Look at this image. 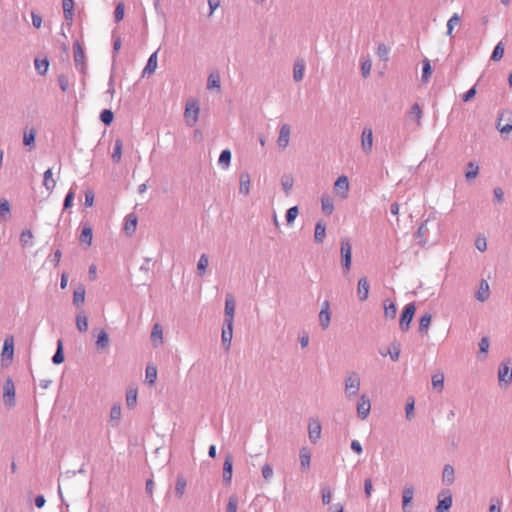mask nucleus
<instances>
[{
	"label": "nucleus",
	"instance_id": "nucleus-1",
	"mask_svg": "<svg viewBox=\"0 0 512 512\" xmlns=\"http://www.w3.org/2000/svg\"><path fill=\"white\" fill-rule=\"evenodd\" d=\"M360 384H361V379H360V375L357 372L352 371V372H349L345 376L344 392H345V397L348 400H351L358 395L359 390H360Z\"/></svg>",
	"mask_w": 512,
	"mask_h": 512
},
{
	"label": "nucleus",
	"instance_id": "nucleus-2",
	"mask_svg": "<svg viewBox=\"0 0 512 512\" xmlns=\"http://www.w3.org/2000/svg\"><path fill=\"white\" fill-rule=\"evenodd\" d=\"M498 380L501 387H507L512 382V359L508 358L498 367Z\"/></svg>",
	"mask_w": 512,
	"mask_h": 512
},
{
	"label": "nucleus",
	"instance_id": "nucleus-3",
	"mask_svg": "<svg viewBox=\"0 0 512 512\" xmlns=\"http://www.w3.org/2000/svg\"><path fill=\"white\" fill-rule=\"evenodd\" d=\"M341 262L344 274H347L351 269L352 260V246L348 238L341 239Z\"/></svg>",
	"mask_w": 512,
	"mask_h": 512
},
{
	"label": "nucleus",
	"instance_id": "nucleus-4",
	"mask_svg": "<svg viewBox=\"0 0 512 512\" xmlns=\"http://www.w3.org/2000/svg\"><path fill=\"white\" fill-rule=\"evenodd\" d=\"M200 108L195 100H189L185 106L184 119L189 127H193L199 119Z\"/></svg>",
	"mask_w": 512,
	"mask_h": 512
},
{
	"label": "nucleus",
	"instance_id": "nucleus-5",
	"mask_svg": "<svg viewBox=\"0 0 512 512\" xmlns=\"http://www.w3.org/2000/svg\"><path fill=\"white\" fill-rule=\"evenodd\" d=\"M14 358V337L7 336L4 339L3 348L1 352V365L8 366L12 363Z\"/></svg>",
	"mask_w": 512,
	"mask_h": 512
},
{
	"label": "nucleus",
	"instance_id": "nucleus-6",
	"mask_svg": "<svg viewBox=\"0 0 512 512\" xmlns=\"http://www.w3.org/2000/svg\"><path fill=\"white\" fill-rule=\"evenodd\" d=\"M416 311V307L414 303H408L400 316L399 327L402 331H408L410 328V324L413 320L414 314Z\"/></svg>",
	"mask_w": 512,
	"mask_h": 512
},
{
	"label": "nucleus",
	"instance_id": "nucleus-7",
	"mask_svg": "<svg viewBox=\"0 0 512 512\" xmlns=\"http://www.w3.org/2000/svg\"><path fill=\"white\" fill-rule=\"evenodd\" d=\"M3 401L8 407L15 406V385L11 377H7L3 384Z\"/></svg>",
	"mask_w": 512,
	"mask_h": 512
},
{
	"label": "nucleus",
	"instance_id": "nucleus-8",
	"mask_svg": "<svg viewBox=\"0 0 512 512\" xmlns=\"http://www.w3.org/2000/svg\"><path fill=\"white\" fill-rule=\"evenodd\" d=\"M497 129L500 133H509L512 131V112L504 111L498 117Z\"/></svg>",
	"mask_w": 512,
	"mask_h": 512
},
{
	"label": "nucleus",
	"instance_id": "nucleus-9",
	"mask_svg": "<svg viewBox=\"0 0 512 512\" xmlns=\"http://www.w3.org/2000/svg\"><path fill=\"white\" fill-rule=\"evenodd\" d=\"M74 62L76 69L81 73H85L86 63H85V53L82 49L79 41H75L74 43Z\"/></svg>",
	"mask_w": 512,
	"mask_h": 512
},
{
	"label": "nucleus",
	"instance_id": "nucleus-10",
	"mask_svg": "<svg viewBox=\"0 0 512 512\" xmlns=\"http://www.w3.org/2000/svg\"><path fill=\"white\" fill-rule=\"evenodd\" d=\"M334 192L342 199H346L348 197L349 180L347 176L342 175L337 178L334 183Z\"/></svg>",
	"mask_w": 512,
	"mask_h": 512
},
{
	"label": "nucleus",
	"instance_id": "nucleus-11",
	"mask_svg": "<svg viewBox=\"0 0 512 512\" xmlns=\"http://www.w3.org/2000/svg\"><path fill=\"white\" fill-rule=\"evenodd\" d=\"M373 147V131L372 128L366 126L361 134V148L364 153L370 154Z\"/></svg>",
	"mask_w": 512,
	"mask_h": 512
},
{
	"label": "nucleus",
	"instance_id": "nucleus-12",
	"mask_svg": "<svg viewBox=\"0 0 512 512\" xmlns=\"http://www.w3.org/2000/svg\"><path fill=\"white\" fill-rule=\"evenodd\" d=\"M371 410V402L368 395L363 394L360 396L357 403V415L360 419L364 420L368 417Z\"/></svg>",
	"mask_w": 512,
	"mask_h": 512
},
{
	"label": "nucleus",
	"instance_id": "nucleus-13",
	"mask_svg": "<svg viewBox=\"0 0 512 512\" xmlns=\"http://www.w3.org/2000/svg\"><path fill=\"white\" fill-rule=\"evenodd\" d=\"M233 337V321H224L222 329V345L226 350H229Z\"/></svg>",
	"mask_w": 512,
	"mask_h": 512
},
{
	"label": "nucleus",
	"instance_id": "nucleus-14",
	"mask_svg": "<svg viewBox=\"0 0 512 512\" xmlns=\"http://www.w3.org/2000/svg\"><path fill=\"white\" fill-rule=\"evenodd\" d=\"M291 128L289 124H282L279 130L277 145L280 149L284 150L288 147L290 142Z\"/></svg>",
	"mask_w": 512,
	"mask_h": 512
},
{
	"label": "nucleus",
	"instance_id": "nucleus-15",
	"mask_svg": "<svg viewBox=\"0 0 512 512\" xmlns=\"http://www.w3.org/2000/svg\"><path fill=\"white\" fill-rule=\"evenodd\" d=\"M331 321V313H330V303L328 300H325L322 303L321 310L319 312V323L322 329H327L330 325Z\"/></svg>",
	"mask_w": 512,
	"mask_h": 512
},
{
	"label": "nucleus",
	"instance_id": "nucleus-16",
	"mask_svg": "<svg viewBox=\"0 0 512 512\" xmlns=\"http://www.w3.org/2000/svg\"><path fill=\"white\" fill-rule=\"evenodd\" d=\"M232 472H233V456L231 454H227L223 464V481L225 484L229 485L232 480Z\"/></svg>",
	"mask_w": 512,
	"mask_h": 512
},
{
	"label": "nucleus",
	"instance_id": "nucleus-17",
	"mask_svg": "<svg viewBox=\"0 0 512 512\" xmlns=\"http://www.w3.org/2000/svg\"><path fill=\"white\" fill-rule=\"evenodd\" d=\"M370 286L366 277H361L358 281L357 296L360 301H366L369 296Z\"/></svg>",
	"mask_w": 512,
	"mask_h": 512
},
{
	"label": "nucleus",
	"instance_id": "nucleus-18",
	"mask_svg": "<svg viewBox=\"0 0 512 512\" xmlns=\"http://www.w3.org/2000/svg\"><path fill=\"white\" fill-rule=\"evenodd\" d=\"M308 435L311 442L315 443L321 437V424L318 420H312L308 426Z\"/></svg>",
	"mask_w": 512,
	"mask_h": 512
},
{
	"label": "nucleus",
	"instance_id": "nucleus-19",
	"mask_svg": "<svg viewBox=\"0 0 512 512\" xmlns=\"http://www.w3.org/2000/svg\"><path fill=\"white\" fill-rule=\"evenodd\" d=\"M489 296H490L489 284H488L487 280L482 279L480 281L479 288L476 292L475 297L479 302H485L486 300H488Z\"/></svg>",
	"mask_w": 512,
	"mask_h": 512
},
{
	"label": "nucleus",
	"instance_id": "nucleus-20",
	"mask_svg": "<svg viewBox=\"0 0 512 512\" xmlns=\"http://www.w3.org/2000/svg\"><path fill=\"white\" fill-rule=\"evenodd\" d=\"M157 53L158 51H155L148 58L147 64L142 71V77L149 76L156 71L158 66Z\"/></svg>",
	"mask_w": 512,
	"mask_h": 512
},
{
	"label": "nucleus",
	"instance_id": "nucleus-21",
	"mask_svg": "<svg viewBox=\"0 0 512 512\" xmlns=\"http://www.w3.org/2000/svg\"><path fill=\"white\" fill-rule=\"evenodd\" d=\"M235 300L231 294L226 296L224 321H234Z\"/></svg>",
	"mask_w": 512,
	"mask_h": 512
},
{
	"label": "nucleus",
	"instance_id": "nucleus-22",
	"mask_svg": "<svg viewBox=\"0 0 512 512\" xmlns=\"http://www.w3.org/2000/svg\"><path fill=\"white\" fill-rule=\"evenodd\" d=\"M299 460L302 470H308L311 464V452L309 448L302 447L299 451Z\"/></svg>",
	"mask_w": 512,
	"mask_h": 512
},
{
	"label": "nucleus",
	"instance_id": "nucleus-23",
	"mask_svg": "<svg viewBox=\"0 0 512 512\" xmlns=\"http://www.w3.org/2000/svg\"><path fill=\"white\" fill-rule=\"evenodd\" d=\"M239 180V192L245 196L248 195L250 193V174L247 171L242 172L240 174Z\"/></svg>",
	"mask_w": 512,
	"mask_h": 512
},
{
	"label": "nucleus",
	"instance_id": "nucleus-24",
	"mask_svg": "<svg viewBox=\"0 0 512 512\" xmlns=\"http://www.w3.org/2000/svg\"><path fill=\"white\" fill-rule=\"evenodd\" d=\"M415 489L412 485H405L402 491V507L405 511L414 497Z\"/></svg>",
	"mask_w": 512,
	"mask_h": 512
},
{
	"label": "nucleus",
	"instance_id": "nucleus-25",
	"mask_svg": "<svg viewBox=\"0 0 512 512\" xmlns=\"http://www.w3.org/2000/svg\"><path fill=\"white\" fill-rule=\"evenodd\" d=\"M321 208L325 215L329 216L334 211V200L330 195L323 194L321 197Z\"/></svg>",
	"mask_w": 512,
	"mask_h": 512
},
{
	"label": "nucleus",
	"instance_id": "nucleus-26",
	"mask_svg": "<svg viewBox=\"0 0 512 512\" xmlns=\"http://www.w3.org/2000/svg\"><path fill=\"white\" fill-rule=\"evenodd\" d=\"M408 118L410 120H413L416 122L417 126H421V119L423 116V112L421 110V107L418 103H414L407 114Z\"/></svg>",
	"mask_w": 512,
	"mask_h": 512
},
{
	"label": "nucleus",
	"instance_id": "nucleus-27",
	"mask_svg": "<svg viewBox=\"0 0 512 512\" xmlns=\"http://www.w3.org/2000/svg\"><path fill=\"white\" fill-rule=\"evenodd\" d=\"M479 174V165L477 162L469 161L466 164L465 178L467 181L474 180Z\"/></svg>",
	"mask_w": 512,
	"mask_h": 512
},
{
	"label": "nucleus",
	"instance_id": "nucleus-28",
	"mask_svg": "<svg viewBox=\"0 0 512 512\" xmlns=\"http://www.w3.org/2000/svg\"><path fill=\"white\" fill-rule=\"evenodd\" d=\"M384 317L386 319L394 320L397 314V307L393 301L389 299L384 300Z\"/></svg>",
	"mask_w": 512,
	"mask_h": 512
},
{
	"label": "nucleus",
	"instance_id": "nucleus-29",
	"mask_svg": "<svg viewBox=\"0 0 512 512\" xmlns=\"http://www.w3.org/2000/svg\"><path fill=\"white\" fill-rule=\"evenodd\" d=\"M76 327L81 333H85L88 330V319L84 310H80L76 314Z\"/></svg>",
	"mask_w": 512,
	"mask_h": 512
},
{
	"label": "nucleus",
	"instance_id": "nucleus-30",
	"mask_svg": "<svg viewBox=\"0 0 512 512\" xmlns=\"http://www.w3.org/2000/svg\"><path fill=\"white\" fill-rule=\"evenodd\" d=\"M326 236V224L319 220L315 225L314 239L316 243H322Z\"/></svg>",
	"mask_w": 512,
	"mask_h": 512
},
{
	"label": "nucleus",
	"instance_id": "nucleus-31",
	"mask_svg": "<svg viewBox=\"0 0 512 512\" xmlns=\"http://www.w3.org/2000/svg\"><path fill=\"white\" fill-rule=\"evenodd\" d=\"M137 227V217L134 214H128L125 218L124 230L128 235L135 232Z\"/></svg>",
	"mask_w": 512,
	"mask_h": 512
},
{
	"label": "nucleus",
	"instance_id": "nucleus-32",
	"mask_svg": "<svg viewBox=\"0 0 512 512\" xmlns=\"http://www.w3.org/2000/svg\"><path fill=\"white\" fill-rule=\"evenodd\" d=\"M43 186L48 192H52L56 186V181L53 179L52 169L48 168L44 172Z\"/></svg>",
	"mask_w": 512,
	"mask_h": 512
},
{
	"label": "nucleus",
	"instance_id": "nucleus-33",
	"mask_svg": "<svg viewBox=\"0 0 512 512\" xmlns=\"http://www.w3.org/2000/svg\"><path fill=\"white\" fill-rule=\"evenodd\" d=\"M121 419V405L116 403L110 410V423L113 427L118 426Z\"/></svg>",
	"mask_w": 512,
	"mask_h": 512
},
{
	"label": "nucleus",
	"instance_id": "nucleus-34",
	"mask_svg": "<svg viewBox=\"0 0 512 512\" xmlns=\"http://www.w3.org/2000/svg\"><path fill=\"white\" fill-rule=\"evenodd\" d=\"M62 7L64 18L67 21H72L74 16V1L73 0H62Z\"/></svg>",
	"mask_w": 512,
	"mask_h": 512
},
{
	"label": "nucleus",
	"instance_id": "nucleus-35",
	"mask_svg": "<svg viewBox=\"0 0 512 512\" xmlns=\"http://www.w3.org/2000/svg\"><path fill=\"white\" fill-rule=\"evenodd\" d=\"M163 331L160 324L156 323L153 326L152 332H151V340L154 343V346H158L162 344L163 342Z\"/></svg>",
	"mask_w": 512,
	"mask_h": 512
},
{
	"label": "nucleus",
	"instance_id": "nucleus-36",
	"mask_svg": "<svg viewBox=\"0 0 512 512\" xmlns=\"http://www.w3.org/2000/svg\"><path fill=\"white\" fill-rule=\"evenodd\" d=\"M11 207L7 199L0 200V220L7 221L10 218Z\"/></svg>",
	"mask_w": 512,
	"mask_h": 512
},
{
	"label": "nucleus",
	"instance_id": "nucleus-37",
	"mask_svg": "<svg viewBox=\"0 0 512 512\" xmlns=\"http://www.w3.org/2000/svg\"><path fill=\"white\" fill-rule=\"evenodd\" d=\"M85 301V287L78 286L73 293V304L77 307L81 306Z\"/></svg>",
	"mask_w": 512,
	"mask_h": 512
},
{
	"label": "nucleus",
	"instance_id": "nucleus-38",
	"mask_svg": "<svg viewBox=\"0 0 512 512\" xmlns=\"http://www.w3.org/2000/svg\"><path fill=\"white\" fill-rule=\"evenodd\" d=\"M109 346V336L105 330H101L96 339V347L98 350H104Z\"/></svg>",
	"mask_w": 512,
	"mask_h": 512
},
{
	"label": "nucleus",
	"instance_id": "nucleus-39",
	"mask_svg": "<svg viewBox=\"0 0 512 512\" xmlns=\"http://www.w3.org/2000/svg\"><path fill=\"white\" fill-rule=\"evenodd\" d=\"M442 480L446 485H451L454 482V468L450 464L444 466Z\"/></svg>",
	"mask_w": 512,
	"mask_h": 512
},
{
	"label": "nucleus",
	"instance_id": "nucleus-40",
	"mask_svg": "<svg viewBox=\"0 0 512 512\" xmlns=\"http://www.w3.org/2000/svg\"><path fill=\"white\" fill-rule=\"evenodd\" d=\"M93 231L89 225H85L82 229L79 240L81 243L87 244L88 246L92 243Z\"/></svg>",
	"mask_w": 512,
	"mask_h": 512
},
{
	"label": "nucleus",
	"instance_id": "nucleus-41",
	"mask_svg": "<svg viewBox=\"0 0 512 512\" xmlns=\"http://www.w3.org/2000/svg\"><path fill=\"white\" fill-rule=\"evenodd\" d=\"M122 148H123V142L121 139L117 138L114 142L113 147V153H112V160L114 163H119L122 156Z\"/></svg>",
	"mask_w": 512,
	"mask_h": 512
},
{
	"label": "nucleus",
	"instance_id": "nucleus-42",
	"mask_svg": "<svg viewBox=\"0 0 512 512\" xmlns=\"http://www.w3.org/2000/svg\"><path fill=\"white\" fill-rule=\"evenodd\" d=\"M157 379V368L153 365H148L145 370V381L149 385L155 384Z\"/></svg>",
	"mask_w": 512,
	"mask_h": 512
},
{
	"label": "nucleus",
	"instance_id": "nucleus-43",
	"mask_svg": "<svg viewBox=\"0 0 512 512\" xmlns=\"http://www.w3.org/2000/svg\"><path fill=\"white\" fill-rule=\"evenodd\" d=\"M305 65L303 61H296L293 69V78L296 82H300L304 77Z\"/></svg>",
	"mask_w": 512,
	"mask_h": 512
},
{
	"label": "nucleus",
	"instance_id": "nucleus-44",
	"mask_svg": "<svg viewBox=\"0 0 512 512\" xmlns=\"http://www.w3.org/2000/svg\"><path fill=\"white\" fill-rule=\"evenodd\" d=\"M64 353H63V342L61 339L57 341V349L55 354L52 357V362L55 365H59L64 362Z\"/></svg>",
	"mask_w": 512,
	"mask_h": 512
},
{
	"label": "nucleus",
	"instance_id": "nucleus-45",
	"mask_svg": "<svg viewBox=\"0 0 512 512\" xmlns=\"http://www.w3.org/2000/svg\"><path fill=\"white\" fill-rule=\"evenodd\" d=\"M34 65H35V69L38 72V74L45 75L48 71L49 61L47 60V58H44V59L35 58Z\"/></svg>",
	"mask_w": 512,
	"mask_h": 512
},
{
	"label": "nucleus",
	"instance_id": "nucleus-46",
	"mask_svg": "<svg viewBox=\"0 0 512 512\" xmlns=\"http://www.w3.org/2000/svg\"><path fill=\"white\" fill-rule=\"evenodd\" d=\"M504 50V43L502 41L498 42L493 49L490 60L495 62L500 61L504 55Z\"/></svg>",
	"mask_w": 512,
	"mask_h": 512
},
{
	"label": "nucleus",
	"instance_id": "nucleus-47",
	"mask_svg": "<svg viewBox=\"0 0 512 512\" xmlns=\"http://www.w3.org/2000/svg\"><path fill=\"white\" fill-rule=\"evenodd\" d=\"M231 158V151L229 149H224L219 156L218 163L223 169H227L230 165Z\"/></svg>",
	"mask_w": 512,
	"mask_h": 512
},
{
	"label": "nucleus",
	"instance_id": "nucleus-48",
	"mask_svg": "<svg viewBox=\"0 0 512 512\" xmlns=\"http://www.w3.org/2000/svg\"><path fill=\"white\" fill-rule=\"evenodd\" d=\"M460 16L458 13H454L450 18L449 20L447 21V24H446V27H447V32L446 34L450 37L453 36V30H454V27L456 25H458L460 23Z\"/></svg>",
	"mask_w": 512,
	"mask_h": 512
},
{
	"label": "nucleus",
	"instance_id": "nucleus-49",
	"mask_svg": "<svg viewBox=\"0 0 512 512\" xmlns=\"http://www.w3.org/2000/svg\"><path fill=\"white\" fill-rule=\"evenodd\" d=\"M432 316L430 313H425L419 320V332L426 333L431 324Z\"/></svg>",
	"mask_w": 512,
	"mask_h": 512
},
{
	"label": "nucleus",
	"instance_id": "nucleus-50",
	"mask_svg": "<svg viewBox=\"0 0 512 512\" xmlns=\"http://www.w3.org/2000/svg\"><path fill=\"white\" fill-rule=\"evenodd\" d=\"M208 264V256L206 254H202L197 263V272L199 276L205 275Z\"/></svg>",
	"mask_w": 512,
	"mask_h": 512
},
{
	"label": "nucleus",
	"instance_id": "nucleus-51",
	"mask_svg": "<svg viewBox=\"0 0 512 512\" xmlns=\"http://www.w3.org/2000/svg\"><path fill=\"white\" fill-rule=\"evenodd\" d=\"M432 386L438 391H442L444 388V374L439 372L432 376Z\"/></svg>",
	"mask_w": 512,
	"mask_h": 512
},
{
	"label": "nucleus",
	"instance_id": "nucleus-52",
	"mask_svg": "<svg viewBox=\"0 0 512 512\" xmlns=\"http://www.w3.org/2000/svg\"><path fill=\"white\" fill-rule=\"evenodd\" d=\"M451 505H452V496L449 494L448 496L439 500L436 510H437V512H444V511H447L451 507Z\"/></svg>",
	"mask_w": 512,
	"mask_h": 512
},
{
	"label": "nucleus",
	"instance_id": "nucleus-53",
	"mask_svg": "<svg viewBox=\"0 0 512 512\" xmlns=\"http://www.w3.org/2000/svg\"><path fill=\"white\" fill-rule=\"evenodd\" d=\"M239 504V498L236 494H232L228 498L226 512H237Z\"/></svg>",
	"mask_w": 512,
	"mask_h": 512
},
{
	"label": "nucleus",
	"instance_id": "nucleus-54",
	"mask_svg": "<svg viewBox=\"0 0 512 512\" xmlns=\"http://www.w3.org/2000/svg\"><path fill=\"white\" fill-rule=\"evenodd\" d=\"M33 233L30 230H24L20 235V243L23 247L32 246Z\"/></svg>",
	"mask_w": 512,
	"mask_h": 512
},
{
	"label": "nucleus",
	"instance_id": "nucleus-55",
	"mask_svg": "<svg viewBox=\"0 0 512 512\" xmlns=\"http://www.w3.org/2000/svg\"><path fill=\"white\" fill-rule=\"evenodd\" d=\"M137 403V390L130 389L126 393V405L128 408L132 409L135 407Z\"/></svg>",
	"mask_w": 512,
	"mask_h": 512
},
{
	"label": "nucleus",
	"instance_id": "nucleus-56",
	"mask_svg": "<svg viewBox=\"0 0 512 512\" xmlns=\"http://www.w3.org/2000/svg\"><path fill=\"white\" fill-rule=\"evenodd\" d=\"M401 353L400 344L393 342L388 350V354L392 361H398Z\"/></svg>",
	"mask_w": 512,
	"mask_h": 512
},
{
	"label": "nucleus",
	"instance_id": "nucleus-57",
	"mask_svg": "<svg viewBox=\"0 0 512 512\" xmlns=\"http://www.w3.org/2000/svg\"><path fill=\"white\" fill-rule=\"evenodd\" d=\"M432 74V67L428 59L423 60L422 81L428 82Z\"/></svg>",
	"mask_w": 512,
	"mask_h": 512
},
{
	"label": "nucleus",
	"instance_id": "nucleus-58",
	"mask_svg": "<svg viewBox=\"0 0 512 512\" xmlns=\"http://www.w3.org/2000/svg\"><path fill=\"white\" fill-rule=\"evenodd\" d=\"M389 53L390 49L384 43L378 45L376 54L381 60L387 61L389 59Z\"/></svg>",
	"mask_w": 512,
	"mask_h": 512
},
{
	"label": "nucleus",
	"instance_id": "nucleus-59",
	"mask_svg": "<svg viewBox=\"0 0 512 512\" xmlns=\"http://www.w3.org/2000/svg\"><path fill=\"white\" fill-rule=\"evenodd\" d=\"M207 88H217L220 89V76L217 73H211L208 77Z\"/></svg>",
	"mask_w": 512,
	"mask_h": 512
},
{
	"label": "nucleus",
	"instance_id": "nucleus-60",
	"mask_svg": "<svg viewBox=\"0 0 512 512\" xmlns=\"http://www.w3.org/2000/svg\"><path fill=\"white\" fill-rule=\"evenodd\" d=\"M294 181L290 176H283L281 179V185L286 195L290 194V191L293 187Z\"/></svg>",
	"mask_w": 512,
	"mask_h": 512
},
{
	"label": "nucleus",
	"instance_id": "nucleus-61",
	"mask_svg": "<svg viewBox=\"0 0 512 512\" xmlns=\"http://www.w3.org/2000/svg\"><path fill=\"white\" fill-rule=\"evenodd\" d=\"M36 131L31 129L30 131H25L23 135V143L25 146H31L35 142Z\"/></svg>",
	"mask_w": 512,
	"mask_h": 512
},
{
	"label": "nucleus",
	"instance_id": "nucleus-62",
	"mask_svg": "<svg viewBox=\"0 0 512 512\" xmlns=\"http://www.w3.org/2000/svg\"><path fill=\"white\" fill-rule=\"evenodd\" d=\"M299 210L297 206L289 208L286 212V222L288 225L292 224L298 216Z\"/></svg>",
	"mask_w": 512,
	"mask_h": 512
},
{
	"label": "nucleus",
	"instance_id": "nucleus-63",
	"mask_svg": "<svg viewBox=\"0 0 512 512\" xmlns=\"http://www.w3.org/2000/svg\"><path fill=\"white\" fill-rule=\"evenodd\" d=\"M114 114L109 109H104L100 114V119L105 125H110L113 121Z\"/></svg>",
	"mask_w": 512,
	"mask_h": 512
},
{
	"label": "nucleus",
	"instance_id": "nucleus-64",
	"mask_svg": "<svg viewBox=\"0 0 512 512\" xmlns=\"http://www.w3.org/2000/svg\"><path fill=\"white\" fill-rule=\"evenodd\" d=\"M186 488V481L183 477H178L175 486V493L178 497H181L184 494Z\"/></svg>",
	"mask_w": 512,
	"mask_h": 512
}]
</instances>
